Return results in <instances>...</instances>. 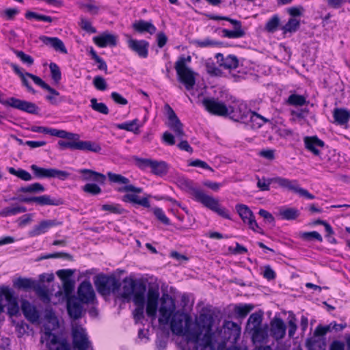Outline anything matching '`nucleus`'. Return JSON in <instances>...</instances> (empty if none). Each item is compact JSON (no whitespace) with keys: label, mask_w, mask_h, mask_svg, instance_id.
<instances>
[{"label":"nucleus","mask_w":350,"mask_h":350,"mask_svg":"<svg viewBox=\"0 0 350 350\" xmlns=\"http://www.w3.org/2000/svg\"><path fill=\"white\" fill-rule=\"evenodd\" d=\"M214 323L213 315L202 312L192 321L191 316L183 312H175L170 320V328L173 334L185 336L187 340H196L199 334H202L204 326H211Z\"/></svg>","instance_id":"nucleus-1"},{"label":"nucleus","mask_w":350,"mask_h":350,"mask_svg":"<svg viewBox=\"0 0 350 350\" xmlns=\"http://www.w3.org/2000/svg\"><path fill=\"white\" fill-rule=\"evenodd\" d=\"M273 183L278 185L282 188L298 193L300 196L312 200L315 198L314 196L309 193L308 190L300 187L297 180H291L280 176L270 178H265L264 177L262 179L258 178L257 186L261 191H269L270 189V185Z\"/></svg>","instance_id":"nucleus-2"},{"label":"nucleus","mask_w":350,"mask_h":350,"mask_svg":"<svg viewBox=\"0 0 350 350\" xmlns=\"http://www.w3.org/2000/svg\"><path fill=\"white\" fill-rule=\"evenodd\" d=\"M191 57L188 55L185 57L181 55L175 63L178 80L183 83L187 90H193L196 85V73L187 66V63L191 62Z\"/></svg>","instance_id":"nucleus-3"},{"label":"nucleus","mask_w":350,"mask_h":350,"mask_svg":"<svg viewBox=\"0 0 350 350\" xmlns=\"http://www.w3.org/2000/svg\"><path fill=\"white\" fill-rule=\"evenodd\" d=\"M94 283L98 293L103 296L118 292L121 286L120 282L113 275H109L104 273L94 276Z\"/></svg>","instance_id":"nucleus-4"},{"label":"nucleus","mask_w":350,"mask_h":350,"mask_svg":"<svg viewBox=\"0 0 350 350\" xmlns=\"http://www.w3.org/2000/svg\"><path fill=\"white\" fill-rule=\"evenodd\" d=\"M118 191L119 192H133V193H126L122 196V201L124 202H129L133 204H137L145 208H150V203L149 198L150 195H147L146 197L139 198L137 193H141L143 191L142 187H137L133 185L129 184L124 187H120Z\"/></svg>","instance_id":"nucleus-5"},{"label":"nucleus","mask_w":350,"mask_h":350,"mask_svg":"<svg viewBox=\"0 0 350 350\" xmlns=\"http://www.w3.org/2000/svg\"><path fill=\"white\" fill-rule=\"evenodd\" d=\"M241 334V327L236 323L231 321H226L222 328L218 333L221 338L219 347L224 348L227 342L236 343Z\"/></svg>","instance_id":"nucleus-6"},{"label":"nucleus","mask_w":350,"mask_h":350,"mask_svg":"<svg viewBox=\"0 0 350 350\" xmlns=\"http://www.w3.org/2000/svg\"><path fill=\"white\" fill-rule=\"evenodd\" d=\"M213 325L204 326L203 328L204 334L202 338H200L202 334H199L197 340H187V343L191 344L192 350H215L213 341L214 333L212 330Z\"/></svg>","instance_id":"nucleus-7"},{"label":"nucleus","mask_w":350,"mask_h":350,"mask_svg":"<svg viewBox=\"0 0 350 350\" xmlns=\"http://www.w3.org/2000/svg\"><path fill=\"white\" fill-rule=\"evenodd\" d=\"M57 146L61 150L69 148L72 150H79L98 153L102 150L99 144L92 141L66 142L59 140Z\"/></svg>","instance_id":"nucleus-8"},{"label":"nucleus","mask_w":350,"mask_h":350,"mask_svg":"<svg viewBox=\"0 0 350 350\" xmlns=\"http://www.w3.org/2000/svg\"><path fill=\"white\" fill-rule=\"evenodd\" d=\"M175 302L172 297L168 294H163L159 308V323L160 325H167L170 322V318L175 312Z\"/></svg>","instance_id":"nucleus-9"},{"label":"nucleus","mask_w":350,"mask_h":350,"mask_svg":"<svg viewBox=\"0 0 350 350\" xmlns=\"http://www.w3.org/2000/svg\"><path fill=\"white\" fill-rule=\"evenodd\" d=\"M202 103L205 109L212 114L220 116H228L229 114L230 107H228L224 103L219 101L217 99L204 98Z\"/></svg>","instance_id":"nucleus-10"},{"label":"nucleus","mask_w":350,"mask_h":350,"mask_svg":"<svg viewBox=\"0 0 350 350\" xmlns=\"http://www.w3.org/2000/svg\"><path fill=\"white\" fill-rule=\"evenodd\" d=\"M72 347L77 350H87L91 345L85 329L81 326H76L72 328Z\"/></svg>","instance_id":"nucleus-11"},{"label":"nucleus","mask_w":350,"mask_h":350,"mask_svg":"<svg viewBox=\"0 0 350 350\" xmlns=\"http://www.w3.org/2000/svg\"><path fill=\"white\" fill-rule=\"evenodd\" d=\"M11 200H18L21 202L31 203L36 202L40 206L53 205L59 206L64 204V201L61 198H51L50 196L44 195L40 196L25 197L19 196L18 197H13Z\"/></svg>","instance_id":"nucleus-12"},{"label":"nucleus","mask_w":350,"mask_h":350,"mask_svg":"<svg viewBox=\"0 0 350 350\" xmlns=\"http://www.w3.org/2000/svg\"><path fill=\"white\" fill-rule=\"evenodd\" d=\"M164 108L169 120L168 126L173 131L178 139H182L185 135L183 123L169 104L166 103Z\"/></svg>","instance_id":"nucleus-13"},{"label":"nucleus","mask_w":350,"mask_h":350,"mask_svg":"<svg viewBox=\"0 0 350 350\" xmlns=\"http://www.w3.org/2000/svg\"><path fill=\"white\" fill-rule=\"evenodd\" d=\"M31 169L33 170L34 175L38 178H57L59 180H64L70 175L66 171L57 170L55 168H43L32 165Z\"/></svg>","instance_id":"nucleus-14"},{"label":"nucleus","mask_w":350,"mask_h":350,"mask_svg":"<svg viewBox=\"0 0 350 350\" xmlns=\"http://www.w3.org/2000/svg\"><path fill=\"white\" fill-rule=\"evenodd\" d=\"M128 47L141 58H146L148 55L149 42L145 40H136L126 35Z\"/></svg>","instance_id":"nucleus-15"},{"label":"nucleus","mask_w":350,"mask_h":350,"mask_svg":"<svg viewBox=\"0 0 350 350\" xmlns=\"http://www.w3.org/2000/svg\"><path fill=\"white\" fill-rule=\"evenodd\" d=\"M77 293L79 301L83 304L92 303L96 298L92 284L88 280H85L81 283Z\"/></svg>","instance_id":"nucleus-16"},{"label":"nucleus","mask_w":350,"mask_h":350,"mask_svg":"<svg viewBox=\"0 0 350 350\" xmlns=\"http://www.w3.org/2000/svg\"><path fill=\"white\" fill-rule=\"evenodd\" d=\"M9 107L31 114H38L39 107L33 103L10 97Z\"/></svg>","instance_id":"nucleus-17"},{"label":"nucleus","mask_w":350,"mask_h":350,"mask_svg":"<svg viewBox=\"0 0 350 350\" xmlns=\"http://www.w3.org/2000/svg\"><path fill=\"white\" fill-rule=\"evenodd\" d=\"M74 272L72 269H60L56 272L62 282L63 289L66 295L72 293L75 288V280L72 279Z\"/></svg>","instance_id":"nucleus-18"},{"label":"nucleus","mask_w":350,"mask_h":350,"mask_svg":"<svg viewBox=\"0 0 350 350\" xmlns=\"http://www.w3.org/2000/svg\"><path fill=\"white\" fill-rule=\"evenodd\" d=\"M201 204L206 208L217 213L219 216L227 219H231L228 211L224 207H220L219 200L213 196L208 195Z\"/></svg>","instance_id":"nucleus-19"},{"label":"nucleus","mask_w":350,"mask_h":350,"mask_svg":"<svg viewBox=\"0 0 350 350\" xmlns=\"http://www.w3.org/2000/svg\"><path fill=\"white\" fill-rule=\"evenodd\" d=\"M62 224V222L57 219L42 220L29 231L28 235L30 237H37L46 232L49 228Z\"/></svg>","instance_id":"nucleus-20"},{"label":"nucleus","mask_w":350,"mask_h":350,"mask_svg":"<svg viewBox=\"0 0 350 350\" xmlns=\"http://www.w3.org/2000/svg\"><path fill=\"white\" fill-rule=\"evenodd\" d=\"M143 291H144V287H142L141 289L139 288L135 297L133 298V302L137 306L133 312L136 323H138L144 318L145 296H143Z\"/></svg>","instance_id":"nucleus-21"},{"label":"nucleus","mask_w":350,"mask_h":350,"mask_svg":"<svg viewBox=\"0 0 350 350\" xmlns=\"http://www.w3.org/2000/svg\"><path fill=\"white\" fill-rule=\"evenodd\" d=\"M304 146L306 150L312 152L314 155L321 157V150L325 146L323 141L317 136H306L304 138Z\"/></svg>","instance_id":"nucleus-22"},{"label":"nucleus","mask_w":350,"mask_h":350,"mask_svg":"<svg viewBox=\"0 0 350 350\" xmlns=\"http://www.w3.org/2000/svg\"><path fill=\"white\" fill-rule=\"evenodd\" d=\"M124 284L123 286V296L125 297L133 295V298L135 297L137 294L139 288L144 287L143 296H145L146 291V284L142 282H136L135 280L131 279L129 281L125 279L124 280Z\"/></svg>","instance_id":"nucleus-23"},{"label":"nucleus","mask_w":350,"mask_h":350,"mask_svg":"<svg viewBox=\"0 0 350 350\" xmlns=\"http://www.w3.org/2000/svg\"><path fill=\"white\" fill-rule=\"evenodd\" d=\"M21 310L25 317L31 323H38L40 319V313L36 306L32 305L28 300L21 301Z\"/></svg>","instance_id":"nucleus-24"},{"label":"nucleus","mask_w":350,"mask_h":350,"mask_svg":"<svg viewBox=\"0 0 350 350\" xmlns=\"http://www.w3.org/2000/svg\"><path fill=\"white\" fill-rule=\"evenodd\" d=\"M93 40L98 46L101 48L106 46L114 47L118 44V37L107 31H105L100 35L94 37Z\"/></svg>","instance_id":"nucleus-25"},{"label":"nucleus","mask_w":350,"mask_h":350,"mask_svg":"<svg viewBox=\"0 0 350 350\" xmlns=\"http://www.w3.org/2000/svg\"><path fill=\"white\" fill-rule=\"evenodd\" d=\"M79 173L81 174V179L83 181H92L103 185L106 180L105 174L92 170L81 169Z\"/></svg>","instance_id":"nucleus-26"},{"label":"nucleus","mask_w":350,"mask_h":350,"mask_svg":"<svg viewBox=\"0 0 350 350\" xmlns=\"http://www.w3.org/2000/svg\"><path fill=\"white\" fill-rule=\"evenodd\" d=\"M286 329V326L282 319L275 317L271 320V332L276 340L282 339L285 336Z\"/></svg>","instance_id":"nucleus-27"},{"label":"nucleus","mask_w":350,"mask_h":350,"mask_svg":"<svg viewBox=\"0 0 350 350\" xmlns=\"http://www.w3.org/2000/svg\"><path fill=\"white\" fill-rule=\"evenodd\" d=\"M228 22L234 25V29L233 30L223 29V37L228 38H239L245 35V31L242 29V24L240 21L231 18Z\"/></svg>","instance_id":"nucleus-28"},{"label":"nucleus","mask_w":350,"mask_h":350,"mask_svg":"<svg viewBox=\"0 0 350 350\" xmlns=\"http://www.w3.org/2000/svg\"><path fill=\"white\" fill-rule=\"evenodd\" d=\"M45 45L50 46L56 51L60 52L63 54H67L68 51L62 40L57 37H48L46 36H41L39 38Z\"/></svg>","instance_id":"nucleus-29"},{"label":"nucleus","mask_w":350,"mask_h":350,"mask_svg":"<svg viewBox=\"0 0 350 350\" xmlns=\"http://www.w3.org/2000/svg\"><path fill=\"white\" fill-rule=\"evenodd\" d=\"M182 185L185 187L187 192L193 196V200L198 202L202 203L208 196L202 190L195 187L193 182L188 179L183 180Z\"/></svg>","instance_id":"nucleus-30"},{"label":"nucleus","mask_w":350,"mask_h":350,"mask_svg":"<svg viewBox=\"0 0 350 350\" xmlns=\"http://www.w3.org/2000/svg\"><path fill=\"white\" fill-rule=\"evenodd\" d=\"M67 310L72 319L77 320L82 316L83 306L77 297L70 298L67 301Z\"/></svg>","instance_id":"nucleus-31"},{"label":"nucleus","mask_w":350,"mask_h":350,"mask_svg":"<svg viewBox=\"0 0 350 350\" xmlns=\"http://www.w3.org/2000/svg\"><path fill=\"white\" fill-rule=\"evenodd\" d=\"M132 28L136 33L140 34L148 33L152 35L157 31L156 27L150 21L144 20L135 21L132 24Z\"/></svg>","instance_id":"nucleus-32"},{"label":"nucleus","mask_w":350,"mask_h":350,"mask_svg":"<svg viewBox=\"0 0 350 350\" xmlns=\"http://www.w3.org/2000/svg\"><path fill=\"white\" fill-rule=\"evenodd\" d=\"M252 112L253 111L248 110L246 107L242 110L240 107L235 109L233 107L230 106L228 116L235 122L245 123L247 121V119H250Z\"/></svg>","instance_id":"nucleus-33"},{"label":"nucleus","mask_w":350,"mask_h":350,"mask_svg":"<svg viewBox=\"0 0 350 350\" xmlns=\"http://www.w3.org/2000/svg\"><path fill=\"white\" fill-rule=\"evenodd\" d=\"M252 334V341L256 343L263 342L268 337V325L257 327L248 330Z\"/></svg>","instance_id":"nucleus-34"},{"label":"nucleus","mask_w":350,"mask_h":350,"mask_svg":"<svg viewBox=\"0 0 350 350\" xmlns=\"http://www.w3.org/2000/svg\"><path fill=\"white\" fill-rule=\"evenodd\" d=\"M150 169L153 174L158 176H163L168 173L169 165L164 161L153 160Z\"/></svg>","instance_id":"nucleus-35"},{"label":"nucleus","mask_w":350,"mask_h":350,"mask_svg":"<svg viewBox=\"0 0 350 350\" xmlns=\"http://www.w3.org/2000/svg\"><path fill=\"white\" fill-rule=\"evenodd\" d=\"M36 282V280L32 278L19 277L14 282V286L27 292L33 290Z\"/></svg>","instance_id":"nucleus-36"},{"label":"nucleus","mask_w":350,"mask_h":350,"mask_svg":"<svg viewBox=\"0 0 350 350\" xmlns=\"http://www.w3.org/2000/svg\"><path fill=\"white\" fill-rule=\"evenodd\" d=\"M334 122L339 125H344L350 119V113L343 108H335L333 111Z\"/></svg>","instance_id":"nucleus-37"},{"label":"nucleus","mask_w":350,"mask_h":350,"mask_svg":"<svg viewBox=\"0 0 350 350\" xmlns=\"http://www.w3.org/2000/svg\"><path fill=\"white\" fill-rule=\"evenodd\" d=\"M11 67L12 68V70H14V72L18 75L21 81H22V83L24 86L26 87L27 90L32 93V94H36V91L33 89V88L30 85L29 81L27 79V77H28V74H31L30 72H24L22 69L16 64H11Z\"/></svg>","instance_id":"nucleus-38"},{"label":"nucleus","mask_w":350,"mask_h":350,"mask_svg":"<svg viewBox=\"0 0 350 350\" xmlns=\"http://www.w3.org/2000/svg\"><path fill=\"white\" fill-rule=\"evenodd\" d=\"M263 318V312L259 310L252 314L247 322L246 329L250 330L251 328H254L261 326Z\"/></svg>","instance_id":"nucleus-39"},{"label":"nucleus","mask_w":350,"mask_h":350,"mask_svg":"<svg viewBox=\"0 0 350 350\" xmlns=\"http://www.w3.org/2000/svg\"><path fill=\"white\" fill-rule=\"evenodd\" d=\"M44 340L46 341V346L49 347L51 345H55L59 344L60 345L61 341L58 336L52 333L51 328L49 326L44 325V334L41 338V342H43Z\"/></svg>","instance_id":"nucleus-40"},{"label":"nucleus","mask_w":350,"mask_h":350,"mask_svg":"<svg viewBox=\"0 0 350 350\" xmlns=\"http://www.w3.org/2000/svg\"><path fill=\"white\" fill-rule=\"evenodd\" d=\"M26 211L27 208L25 206L12 204L11 206L5 207L3 209H2L0 211V216L8 217L25 213Z\"/></svg>","instance_id":"nucleus-41"},{"label":"nucleus","mask_w":350,"mask_h":350,"mask_svg":"<svg viewBox=\"0 0 350 350\" xmlns=\"http://www.w3.org/2000/svg\"><path fill=\"white\" fill-rule=\"evenodd\" d=\"M254 306L252 304H239L234 306V312L237 317L245 318L253 309Z\"/></svg>","instance_id":"nucleus-42"},{"label":"nucleus","mask_w":350,"mask_h":350,"mask_svg":"<svg viewBox=\"0 0 350 350\" xmlns=\"http://www.w3.org/2000/svg\"><path fill=\"white\" fill-rule=\"evenodd\" d=\"M3 297L5 299L7 304L18 299L15 295L14 291L9 286H0V302L2 304Z\"/></svg>","instance_id":"nucleus-43"},{"label":"nucleus","mask_w":350,"mask_h":350,"mask_svg":"<svg viewBox=\"0 0 350 350\" xmlns=\"http://www.w3.org/2000/svg\"><path fill=\"white\" fill-rule=\"evenodd\" d=\"M28 77L31 79L33 81L38 85L40 86L44 90L48 91L49 93H51L53 95L58 96L59 95V92H57L54 88H51L49 84L45 83L41 78L39 77L34 75L33 74H28Z\"/></svg>","instance_id":"nucleus-44"},{"label":"nucleus","mask_w":350,"mask_h":350,"mask_svg":"<svg viewBox=\"0 0 350 350\" xmlns=\"http://www.w3.org/2000/svg\"><path fill=\"white\" fill-rule=\"evenodd\" d=\"M236 211L243 221L246 224L247 220L253 217L254 213L250 208L245 204H238L235 206Z\"/></svg>","instance_id":"nucleus-45"},{"label":"nucleus","mask_w":350,"mask_h":350,"mask_svg":"<svg viewBox=\"0 0 350 350\" xmlns=\"http://www.w3.org/2000/svg\"><path fill=\"white\" fill-rule=\"evenodd\" d=\"M279 214L282 219L295 220L300 215V212L296 208H286L281 209Z\"/></svg>","instance_id":"nucleus-46"},{"label":"nucleus","mask_w":350,"mask_h":350,"mask_svg":"<svg viewBox=\"0 0 350 350\" xmlns=\"http://www.w3.org/2000/svg\"><path fill=\"white\" fill-rule=\"evenodd\" d=\"M306 347L310 349H315L316 348H319V350H325L326 343L323 338H309L306 339Z\"/></svg>","instance_id":"nucleus-47"},{"label":"nucleus","mask_w":350,"mask_h":350,"mask_svg":"<svg viewBox=\"0 0 350 350\" xmlns=\"http://www.w3.org/2000/svg\"><path fill=\"white\" fill-rule=\"evenodd\" d=\"M138 119H134L132 121L125 122L121 124H118L116 127L119 129L125 130L127 131L133 132L134 133H139V126L137 124Z\"/></svg>","instance_id":"nucleus-48"},{"label":"nucleus","mask_w":350,"mask_h":350,"mask_svg":"<svg viewBox=\"0 0 350 350\" xmlns=\"http://www.w3.org/2000/svg\"><path fill=\"white\" fill-rule=\"evenodd\" d=\"M33 291H35L36 295L44 301H50L48 289L45 286L40 284L39 282L36 281Z\"/></svg>","instance_id":"nucleus-49"},{"label":"nucleus","mask_w":350,"mask_h":350,"mask_svg":"<svg viewBox=\"0 0 350 350\" xmlns=\"http://www.w3.org/2000/svg\"><path fill=\"white\" fill-rule=\"evenodd\" d=\"M53 136L62 138L67 139L70 140V142H77L79 140V135L77 133H73L70 132H68L65 130H59L55 129Z\"/></svg>","instance_id":"nucleus-50"},{"label":"nucleus","mask_w":350,"mask_h":350,"mask_svg":"<svg viewBox=\"0 0 350 350\" xmlns=\"http://www.w3.org/2000/svg\"><path fill=\"white\" fill-rule=\"evenodd\" d=\"M45 188L42 184L39 183H35L25 187H20L18 191L23 193H37L43 192Z\"/></svg>","instance_id":"nucleus-51"},{"label":"nucleus","mask_w":350,"mask_h":350,"mask_svg":"<svg viewBox=\"0 0 350 350\" xmlns=\"http://www.w3.org/2000/svg\"><path fill=\"white\" fill-rule=\"evenodd\" d=\"M192 44L196 45L198 47L205 48L208 46H223V42L213 40L208 38L204 39V40H193L191 42Z\"/></svg>","instance_id":"nucleus-52"},{"label":"nucleus","mask_w":350,"mask_h":350,"mask_svg":"<svg viewBox=\"0 0 350 350\" xmlns=\"http://www.w3.org/2000/svg\"><path fill=\"white\" fill-rule=\"evenodd\" d=\"M220 66L228 69H235L239 66V59L233 55H229L224 58Z\"/></svg>","instance_id":"nucleus-53"},{"label":"nucleus","mask_w":350,"mask_h":350,"mask_svg":"<svg viewBox=\"0 0 350 350\" xmlns=\"http://www.w3.org/2000/svg\"><path fill=\"white\" fill-rule=\"evenodd\" d=\"M8 172L23 180L29 181L32 179V176L29 172L23 169L16 170L15 168L10 167L8 168Z\"/></svg>","instance_id":"nucleus-54"},{"label":"nucleus","mask_w":350,"mask_h":350,"mask_svg":"<svg viewBox=\"0 0 350 350\" xmlns=\"http://www.w3.org/2000/svg\"><path fill=\"white\" fill-rule=\"evenodd\" d=\"M280 23V20L277 14L273 15L265 24V29L269 33L275 32Z\"/></svg>","instance_id":"nucleus-55"},{"label":"nucleus","mask_w":350,"mask_h":350,"mask_svg":"<svg viewBox=\"0 0 350 350\" xmlns=\"http://www.w3.org/2000/svg\"><path fill=\"white\" fill-rule=\"evenodd\" d=\"M287 103L288 105L293 106H303L307 103V101L306 98L304 96L293 94L288 96Z\"/></svg>","instance_id":"nucleus-56"},{"label":"nucleus","mask_w":350,"mask_h":350,"mask_svg":"<svg viewBox=\"0 0 350 350\" xmlns=\"http://www.w3.org/2000/svg\"><path fill=\"white\" fill-rule=\"evenodd\" d=\"M62 258L64 259H66L68 260L72 261L73 260V256L66 252H55L52 254H49L46 255L41 256L37 258V261H40L44 259H49V258Z\"/></svg>","instance_id":"nucleus-57"},{"label":"nucleus","mask_w":350,"mask_h":350,"mask_svg":"<svg viewBox=\"0 0 350 350\" xmlns=\"http://www.w3.org/2000/svg\"><path fill=\"white\" fill-rule=\"evenodd\" d=\"M300 23L299 21L291 18L282 27V30L284 33L287 32H295L299 27Z\"/></svg>","instance_id":"nucleus-58"},{"label":"nucleus","mask_w":350,"mask_h":350,"mask_svg":"<svg viewBox=\"0 0 350 350\" xmlns=\"http://www.w3.org/2000/svg\"><path fill=\"white\" fill-rule=\"evenodd\" d=\"M90 103V107L93 110L105 115H107L109 113L107 106L103 103H98L96 98H92Z\"/></svg>","instance_id":"nucleus-59"},{"label":"nucleus","mask_w":350,"mask_h":350,"mask_svg":"<svg viewBox=\"0 0 350 350\" xmlns=\"http://www.w3.org/2000/svg\"><path fill=\"white\" fill-rule=\"evenodd\" d=\"M107 176L109 181L111 183L124 184V185H128L130 183L129 178L119 174H115L111 172H109L107 173Z\"/></svg>","instance_id":"nucleus-60"},{"label":"nucleus","mask_w":350,"mask_h":350,"mask_svg":"<svg viewBox=\"0 0 350 350\" xmlns=\"http://www.w3.org/2000/svg\"><path fill=\"white\" fill-rule=\"evenodd\" d=\"M332 323H330L329 325H319L314 332V337L316 338V337H318V338H323L325 340V338H324V336L327 333L330 332L332 330Z\"/></svg>","instance_id":"nucleus-61"},{"label":"nucleus","mask_w":350,"mask_h":350,"mask_svg":"<svg viewBox=\"0 0 350 350\" xmlns=\"http://www.w3.org/2000/svg\"><path fill=\"white\" fill-rule=\"evenodd\" d=\"M51 79L55 83H59L62 79V73L57 64L51 62L49 64Z\"/></svg>","instance_id":"nucleus-62"},{"label":"nucleus","mask_w":350,"mask_h":350,"mask_svg":"<svg viewBox=\"0 0 350 350\" xmlns=\"http://www.w3.org/2000/svg\"><path fill=\"white\" fill-rule=\"evenodd\" d=\"M299 237L304 241H312L315 239L319 242L323 241L322 236L317 231L304 232L299 233Z\"/></svg>","instance_id":"nucleus-63"},{"label":"nucleus","mask_w":350,"mask_h":350,"mask_svg":"<svg viewBox=\"0 0 350 350\" xmlns=\"http://www.w3.org/2000/svg\"><path fill=\"white\" fill-rule=\"evenodd\" d=\"M151 211L154 213L156 218L160 222H161L162 224L167 225V226L170 224V219L166 217L163 211L161 208H159V207L152 208H151Z\"/></svg>","instance_id":"nucleus-64"}]
</instances>
